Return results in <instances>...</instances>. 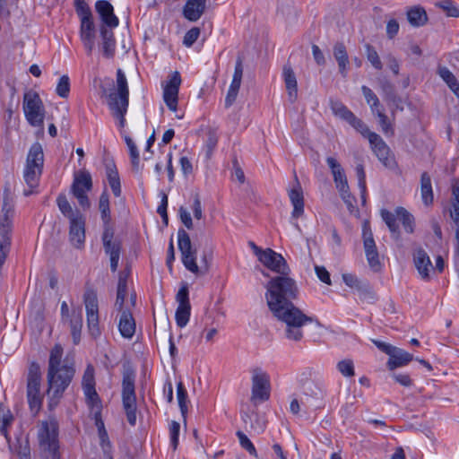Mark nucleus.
I'll return each mask as SVG.
<instances>
[{"label":"nucleus","instance_id":"17","mask_svg":"<svg viewBox=\"0 0 459 459\" xmlns=\"http://www.w3.org/2000/svg\"><path fill=\"white\" fill-rule=\"evenodd\" d=\"M371 149L378 158L379 161L382 162L385 167H390L394 163V157L391 153V150L385 141L377 134L369 135L368 140Z\"/></svg>","mask_w":459,"mask_h":459},{"label":"nucleus","instance_id":"45","mask_svg":"<svg viewBox=\"0 0 459 459\" xmlns=\"http://www.w3.org/2000/svg\"><path fill=\"white\" fill-rule=\"evenodd\" d=\"M63 356V348L60 344H56L54 348L51 350L49 361H48V369L51 371L53 368H61V359Z\"/></svg>","mask_w":459,"mask_h":459},{"label":"nucleus","instance_id":"9","mask_svg":"<svg viewBox=\"0 0 459 459\" xmlns=\"http://www.w3.org/2000/svg\"><path fill=\"white\" fill-rule=\"evenodd\" d=\"M83 301L86 309L88 330L90 334L96 339L101 333L100 328L99 304L96 290L92 288H87L83 294Z\"/></svg>","mask_w":459,"mask_h":459},{"label":"nucleus","instance_id":"46","mask_svg":"<svg viewBox=\"0 0 459 459\" xmlns=\"http://www.w3.org/2000/svg\"><path fill=\"white\" fill-rule=\"evenodd\" d=\"M357 132H359L363 137L369 140V135L375 134L374 132H371L368 126L359 117H357L355 115L352 116V118H351L348 122Z\"/></svg>","mask_w":459,"mask_h":459},{"label":"nucleus","instance_id":"54","mask_svg":"<svg viewBox=\"0 0 459 459\" xmlns=\"http://www.w3.org/2000/svg\"><path fill=\"white\" fill-rule=\"evenodd\" d=\"M237 436L239 439L241 446L245 448L250 455L257 456L255 447L249 440V438L242 431H238Z\"/></svg>","mask_w":459,"mask_h":459},{"label":"nucleus","instance_id":"41","mask_svg":"<svg viewBox=\"0 0 459 459\" xmlns=\"http://www.w3.org/2000/svg\"><path fill=\"white\" fill-rule=\"evenodd\" d=\"M331 109L335 116L345 120L347 123L354 115L343 103L338 100H331Z\"/></svg>","mask_w":459,"mask_h":459},{"label":"nucleus","instance_id":"58","mask_svg":"<svg viewBox=\"0 0 459 459\" xmlns=\"http://www.w3.org/2000/svg\"><path fill=\"white\" fill-rule=\"evenodd\" d=\"M126 294H127V289H125L124 285L120 284V286H117V299H116V302H115V307L121 313L124 310L123 307H124V303H125V299H126Z\"/></svg>","mask_w":459,"mask_h":459},{"label":"nucleus","instance_id":"27","mask_svg":"<svg viewBox=\"0 0 459 459\" xmlns=\"http://www.w3.org/2000/svg\"><path fill=\"white\" fill-rule=\"evenodd\" d=\"M413 359V355L400 349L394 347L389 359L387 361V367L390 370H394L396 368L405 366Z\"/></svg>","mask_w":459,"mask_h":459},{"label":"nucleus","instance_id":"49","mask_svg":"<svg viewBox=\"0 0 459 459\" xmlns=\"http://www.w3.org/2000/svg\"><path fill=\"white\" fill-rule=\"evenodd\" d=\"M177 393H178L177 394H178V401L180 411H181L183 417L186 418V415L187 412V405H186L187 392H186V388L184 387L182 382H179L177 385Z\"/></svg>","mask_w":459,"mask_h":459},{"label":"nucleus","instance_id":"48","mask_svg":"<svg viewBox=\"0 0 459 459\" xmlns=\"http://www.w3.org/2000/svg\"><path fill=\"white\" fill-rule=\"evenodd\" d=\"M436 6L442 9L448 17H459V8L455 5L452 0H441L436 3Z\"/></svg>","mask_w":459,"mask_h":459},{"label":"nucleus","instance_id":"6","mask_svg":"<svg viewBox=\"0 0 459 459\" xmlns=\"http://www.w3.org/2000/svg\"><path fill=\"white\" fill-rule=\"evenodd\" d=\"M122 403L127 421L131 426H134L136 423V396L134 373L131 369L123 372Z\"/></svg>","mask_w":459,"mask_h":459},{"label":"nucleus","instance_id":"34","mask_svg":"<svg viewBox=\"0 0 459 459\" xmlns=\"http://www.w3.org/2000/svg\"><path fill=\"white\" fill-rule=\"evenodd\" d=\"M99 210L100 212L101 220L103 221V230L111 229L110 221V208H109V196L107 189L100 195L99 202Z\"/></svg>","mask_w":459,"mask_h":459},{"label":"nucleus","instance_id":"62","mask_svg":"<svg viewBox=\"0 0 459 459\" xmlns=\"http://www.w3.org/2000/svg\"><path fill=\"white\" fill-rule=\"evenodd\" d=\"M179 429L180 425L177 421H172L170 425V439H171V446L174 450L177 449L178 445V435H179Z\"/></svg>","mask_w":459,"mask_h":459},{"label":"nucleus","instance_id":"10","mask_svg":"<svg viewBox=\"0 0 459 459\" xmlns=\"http://www.w3.org/2000/svg\"><path fill=\"white\" fill-rule=\"evenodd\" d=\"M91 188L92 179L89 171L80 170L74 174L71 192L83 210H88L91 207L87 192L91 191Z\"/></svg>","mask_w":459,"mask_h":459},{"label":"nucleus","instance_id":"8","mask_svg":"<svg viewBox=\"0 0 459 459\" xmlns=\"http://www.w3.org/2000/svg\"><path fill=\"white\" fill-rule=\"evenodd\" d=\"M41 372L39 365L32 362L27 376V398L32 411H38L42 404L43 396L40 394Z\"/></svg>","mask_w":459,"mask_h":459},{"label":"nucleus","instance_id":"35","mask_svg":"<svg viewBox=\"0 0 459 459\" xmlns=\"http://www.w3.org/2000/svg\"><path fill=\"white\" fill-rule=\"evenodd\" d=\"M108 98V107L114 112V116L119 119V126L123 127L125 126V115L126 113L128 105L119 103L117 100V94L116 93H110Z\"/></svg>","mask_w":459,"mask_h":459},{"label":"nucleus","instance_id":"33","mask_svg":"<svg viewBox=\"0 0 459 459\" xmlns=\"http://www.w3.org/2000/svg\"><path fill=\"white\" fill-rule=\"evenodd\" d=\"M107 178L115 196L121 195L120 178L114 162L106 165Z\"/></svg>","mask_w":459,"mask_h":459},{"label":"nucleus","instance_id":"56","mask_svg":"<svg viewBox=\"0 0 459 459\" xmlns=\"http://www.w3.org/2000/svg\"><path fill=\"white\" fill-rule=\"evenodd\" d=\"M334 183L338 190H343L349 187L348 181L344 170L337 171L333 174Z\"/></svg>","mask_w":459,"mask_h":459},{"label":"nucleus","instance_id":"31","mask_svg":"<svg viewBox=\"0 0 459 459\" xmlns=\"http://www.w3.org/2000/svg\"><path fill=\"white\" fill-rule=\"evenodd\" d=\"M333 54L338 63V68L342 77L347 76V68L349 65V56L346 47L342 42H337L333 46Z\"/></svg>","mask_w":459,"mask_h":459},{"label":"nucleus","instance_id":"55","mask_svg":"<svg viewBox=\"0 0 459 459\" xmlns=\"http://www.w3.org/2000/svg\"><path fill=\"white\" fill-rule=\"evenodd\" d=\"M199 35L200 29L198 27H193L185 34L183 40L184 45L191 47L197 40Z\"/></svg>","mask_w":459,"mask_h":459},{"label":"nucleus","instance_id":"43","mask_svg":"<svg viewBox=\"0 0 459 459\" xmlns=\"http://www.w3.org/2000/svg\"><path fill=\"white\" fill-rule=\"evenodd\" d=\"M125 141L130 152L131 162L133 166V169L135 172L139 171V163H140V156L137 147L132 138L129 136L125 137Z\"/></svg>","mask_w":459,"mask_h":459},{"label":"nucleus","instance_id":"7","mask_svg":"<svg viewBox=\"0 0 459 459\" xmlns=\"http://www.w3.org/2000/svg\"><path fill=\"white\" fill-rule=\"evenodd\" d=\"M23 111L30 126H43L45 108L38 92L30 91L24 93ZM39 134L43 135V128L40 129Z\"/></svg>","mask_w":459,"mask_h":459},{"label":"nucleus","instance_id":"11","mask_svg":"<svg viewBox=\"0 0 459 459\" xmlns=\"http://www.w3.org/2000/svg\"><path fill=\"white\" fill-rule=\"evenodd\" d=\"M362 239L366 257L369 267L374 272H379L381 269L379 254L373 238L370 223L367 220L364 221L362 223Z\"/></svg>","mask_w":459,"mask_h":459},{"label":"nucleus","instance_id":"21","mask_svg":"<svg viewBox=\"0 0 459 459\" xmlns=\"http://www.w3.org/2000/svg\"><path fill=\"white\" fill-rule=\"evenodd\" d=\"M95 8L103 22L102 26L113 29L118 25V18L114 14L113 6L109 2L99 0L95 4Z\"/></svg>","mask_w":459,"mask_h":459},{"label":"nucleus","instance_id":"28","mask_svg":"<svg viewBox=\"0 0 459 459\" xmlns=\"http://www.w3.org/2000/svg\"><path fill=\"white\" fill-rule=\"evenodd\" d=\"M381 89L385 95V100L391 105L392 107L395 108L396 109L403 110V100L400 96L396 94L395 88L394 84L387 81L384 80L381 82Z\"/></svg>","mask_w":459,"mask_h":459},{"label":"nucleus","instance_id":"18","mask_svg":"<svg viewBox=\"0 0 459 459\" xmlns=\"http://www.w3.org/2000/svg\"><path fill=\"white\" fill-rule=\"evenodd\" d=\"M243 76V58L238 56L236 61L232 82L229 88L226 99L225 107L230 108L236 100Z\"/></svg>","mask_w":459,"mask_h":459},{"label":"nucleus","instance_id":"32","mask_svg":"<svg viewBox=\"0 0 459 459\" xmlns=\"http://www.w3.org/2000/svg\"><path fill=\"white\" fill-rule=\"evenodd\" d=\"M57 206L62 214L66 217L69 221L77 219L83 214L77 209H74L64 194H60L56 199Z\"/></svg>","mask_w":459,"mask_h":459},{"label":"nucleus","instance_id":"26","mask_svg":"<svg viewBox=\"0 0 459 459\" xmlns=\"http://www.w3.org/2000/svg\"><path fill=\"white\" fill-rule=\"evenodd\" d=\"M118 329L124 338L131 339L135 333V321L129 310H123L120 316Z\"/></svg>","mask_w":459,"mask_h":459},{"label":"nucleus","instance_id":"23","mask_svg":"<svg viewBox=\"0 0 459 459\" xmlns=\"http://www.w3.org/2000/svg\"><path fill=\"white\" fill-rule=\"evenodd\" d=\"M282 77L288 93L289 100L294 103L298 99V82L296 74L290 65H285L282 69Z\"/></svg>","mask_w":459,"mask_h":459},{"label":"nucleus","instance_id":"40","mask_svg":"<svg viewBox=\"0 0 459 459\" xmlns=\"http://www.w3.org/2000/svg\"><path fill=\"white\" fill-rule=\"evenodd\" d=\"M397 219L402 222L405 231L407 233H413L414 231V218L413 216L403 207H397L395 209Z\"/></svg>","mask_w":459,"mask_h":459},{"label":"nucleus","instance_id":"2","mask_svg":"<svg viewBox=\"0 0 459 459\" xmlns=\"http://www.w3.org/2000/svg\"><path fill=\"white\" fill-rule=\"evenodd\" d=\"M14 212L13 194L10 186L6 184L3 194V204L0 216V267L4 264L10 251Z\"/></svg>","mask_w":459,"mask_h":459},{"label":"nucleus","instance_id":"50","mask_svg":"<svg viewBox=\"0 0 459 459\" xmlns=\"http://www.w3.org/2000/svg\"><path fill=\"white\" fill-rule=\"evenodd\" d=\"M56 94L64 99H66L69 96L70 92V79L68 75H62L59 79V82L56 85Z\"/></svg>","mask_w":459,"mask_h":459},{"label":"nucleus","instance_id":"38","mask_svg":"<svg viewBox=\"0 0 459 459\" xmlns=\"http://www.w3.org/2000/svg\"><path fill=\"white\" fill-rule=\"evenodd\" d=\"M14 418L11 411L0 403V433L5 437L10 444V437L8 428L12 425Z\"/></svg>","mask_w":459,"mask_h":459},{"label":"nucleus","instance_id":"3","mask_svg":"<svg viewBox=\"0 0 459 459\" xmlns=\"http://www.w3.org/2000/svg\"><path fill=\"white\" fill-rule=\"evenodd\" d=\"M43 148L42 145L37 142L30 146L26 158L23 178L30 189L24 190L23 195L25 196H29L33 194V189L38 187L39 178L43 171Z\"/></svg>","mask_w":459,"mask_h":459},{"label":"nucleus","instance_id":"59","mask_svg":"<svg viewBox=\"0 0 459 459\" xmlns=\"http://www.w3.org/2000/svg\"><path fill=\"white\" fill-rule=\"evenodd\" d=\"M437 74L447 85L456 80L454 74L446 66L439 65L437 69Z\"/></svg>","mask_w":459,"mask_h":459},{"label":"nucleus","instance_id":"15","mask_svg":"<svg viewBox=\"0 0 459 459\" xmlns=\"http://www.w3.org/2000/svg\"><path fill=\"white\" fill-rule=\"evenodd\" d=\"M259 261L271 271L281 274H290V268L288 265L285 258L279 253H276L271 248L264 249V255L259 258Z\"/></svg>","mask_w":459,"mask_h":459},{"label":"nucleus","instance_id":"44","mask_svg":"<svg viewBox=\"0 0 459 459\" xmlns=\"http://www.w3.org/2000/svg\"><path fill=\"white\" fill-rule=\"evenodd\" d=\"M366 56L368 62L372 65V66L377 70H381L383 68V64L380 60V57L376 50V48L367 43L365 44Z\"/></svg>","mask_w":459,"mask_h":459},{"label":"nucleus","instance_id":"12","mask_svg":"<svg viewBox=\"0 0 459 459\" xmlns=\"http://www.w3.org/2000/svg\"><path fill=\"white\" fill-rule=\"evenodd\" d=\"M178 242L185 267L191 273H197L199 267L195 262L196 251L192 248L190 237L184 229H179L178 231Z\"/></svg>","mask_w":459,"mask_h":459},{"label":"nucleus","instance_id":"5","mask_svg":"<svg viewBox=\"0 0 459 459\" xmlns=\"http://www.w3.org/2000/svg\"><path fill=\"white\" fill-rule=\"evenodd\" d=\"M39 443L44 452H48L51 459H60L58 445V423L51 418L43 421L38 434Z\"/></svg>","mask_w":459,"mask_h":459},{"label":"nucleus","instance_id":"51","mask_svg":"<svg viewBox=\"0 0 459 459\" xmlns=\"http://www.w3.org/2000/svg\"><path fill=\"white\" fill-rule=\"evenodd\" d=\"M337 369L339 372L347 377L355 375L354 365L351 359H342L337 363Z\"/></svg>","mask_w":459,"mask_h":459},{"label":"nucleus","instance_id":"47","mask_svg":"<svg viewBox=\"0 0 459 459\" xmlns=\"http://www.w3.org/2000/svg\"><path fill=\"white\" fill-rule=\"evenodd\" d=\"M191 306H178L176 311V322L179 327H184L189 321Z\"/></svg>","mask_w":459,"mask_h":459},{"label":"nucleus","instance_id":"19","mask_svg":"<svg viewBox=\"0 0 459 459\" xmlns=\"http://www.w3.org/2000/svg\"><path fill=\"white\" fill-rule=\"evenodd\" d=\"M69 240L76 248H82L85 242V218L81 216L69 221Z\"/></svg>","mask_w":459,"mask_h":459},{"label":"nucleus","instance_id":"52","mask_svg":"<svg viewBox=\"0 0 459 459\" xmlns=\"http://www.w3.org/2000/svg\"><path fill=\"white\" fill-rule=\"evenodd\" d=\"M74 5L76 13L80 19H82L84 17H92L91 11L87 3L85 2V0H74Z\"/></svg>","mask_w":459,"mask_h":459},{"label":"nucleus","instance_id":"20","mask_svg":"<svg viewBox=\"0 0 459 459\" xmlns=\"http://www.w3.org/2000/svg\"><path fill=\"white\" fill-rule=\"evenodd\" d=\"M81 20L80 26V37L83 43L84 48L87 50V54L89 56L91 55L92 50L94 48V40H95V25L93 22V18L84 17Z\"/></svg>","mask_w":459,"mask_h":459},{"label":"nucleus","instance_id":"22","mask_svg":"<svg viewBox=\"0 0 459 459\" xmlns=\"http://www.w3.org/2000/svg\"><path fill=\"white\" fill-rule=\"evenodd\" d=\"M206 0H187L183 7L184 17L190 22H196L204 13Z\"/></svg>","mask_w":459,"mask_h":459},{"label":"nucleus","instance_id":"36","mask_svg":"<svg viewBox=\"0 0 459 459\" xmlns=\"http://www.w3.org/2000/svg\"><path fill=\"white\" fill-rule=\"evenodd\" d=\"M420 194L425 205H429L433 203V190L431 185V178L428 172H423L420 177Z\"/></svg>","mask_w":459,"mask_h":459},{"label":"nucleus","instance_id":"39","mask_svg":"<svg viewBox=\"0 0 459 459\" xmlns=\"http://www.w3.org/2000/svg\"><path fill=\"white\" fill-rule=\"evenodd\" d=\"M381 217L383 221L385 222L386 226L388 227L390 232L392 233L393 238L395 240L400 239L401 233L399 230V225L396 222V221L398 220L396 212L393 213L385 209H383L381 210Z\"/></svg>","mask_w":459,"mask_h":459},{"label":"nucleus","instance_id":"61","mask_svg":"<svg viewBox=\"0 0 459 459\" xmlns=\"http://www.w3.org/2000/svg\"><path fill=\"white\" fill-rule=\"evenodd\" d=\"M356 175L358 178V184L359 187L360 189V192H363V194L367 191L366 186V174L364 170V167L362 164H358L356 167Z\"/></svg>","mask_w":459,"mask_h":459},{"label":"nucleus","instance_id":"29","mask_svg":"<svg viewBox=\"0 0 459 459\" xmlns=\"http://www.w3.org/2000/svg\"><path fill=\"white\" fill-rule=\"evenodd\" d=\"M406 16L409 23L413 27L424 26L429 21L426 10L420 5L409 8Z\"/></svg>","mask_w":459,"mask_h":459},{"label":"nucleus","instance_id":"25","mask_svg":"<svg viewBox=\"0 0 459 459\" xmlns=\"http://www.w3.org/2000/svg\"><path fill=\"white\" fill-rule=\"evenodd\" d=\"M414 264L423 280L429 279V267H432V264L429 256L423 248H418L413 254Z\"/></svg>","mask_w":459,"mask_h":459},{"label":"nucleus","instance_id":"64","mask_svg":"<svg viewBox=\"0 0 459 459\" xmlns=\"http://www.w3.org/2000/svg\"><path fill=\"white\" fill-rule=\"evenodd\" d=\"M399 31V23L395 19H391L386 24V35L387 38L394 39Z\"/></svg>","mask_w":459,"mask_h":459},{"label":"nucleus","instance_id":"53","mask_svg":"<svg viewBox=\"0 0 459 459\" xmlns=\"http://www.w3.org/2000/svg\"><path fill=\"white\" fill-rule=\"evenodd\" d=\"M361 91H362V93L365 97L367 103L370 105L372 109H374V108H377L379 106V100L370 88L363 85L361 87Z\"/></svg>","mask_w":459,"mask_h":459},{"label":"nucleus","instance_id":"60","mask_svg":"<svg viewBox=\"0 0 459 459\" xmlns=\"http://www.w3.org/2000/svg\"><path fill=\"white\" fill-rule=\"evenodd\" d=\"M378 118H379V125L383 130V132L386 134H394V129L392 128L390 123L388 122V117L387 116L382 112V111H377V113Z\"/></svg>","mask_w":459,"mask_h":459},{"label":"nucleus","instance_id":"4","mask_svg":"<svg viewBox=\"0 0 459 459\" xmlns=\"http://www.w3.org/2000/svg\"><path fill=\"white\" fill-rule=\"evenodd\" d=\"M74 373V364H68L67 359L65 360V364L61 368H53L52 371L48 369V393H52L51 401L53 399L58 400L63 395V393L70 385Z\"/></svg>","mask_w":459,"mask_h":459},{"label":"nucleus","instance_id":"16","mask_svg":"<svg viewBox=\"0 0 459 459\" xmlns=\"http://www.w3.org/2000/svg\"><path fill=\"white\" fill-rule=\"evenodd\" d=\"M181 84L180 74L176 71L170 75V79L164 85L163 100L167 107L176 111L178 108V91Z\"/></svg>","mask_w":459,"mask_h":459},{"label":"nucleus","instance_id":"37","mask_svg":"<svg viewBox=\"0 0 459 459\" xmlns=\"http://www.w3.org/2000/svg\"><path fill=\"white\" fill-rule=\"evenodd\" d=\"M117 92H115V93L117 94L118 102L128 105L129 91H128V86H127V81H126L125 74L123 73V71L121 69H118L117 72Z\"/></svg>","mask_w":459,"mask_h":459},{"label":"nucleus","instance_id":"57","mask_svg":"<svg viewBox=\"0 0 459 459\" xmlns=\"http://www.w3.org/2000/svg\"><path fill=\"white\" fill-rule=\"evenodd\" d=\"M82 386L95 385L94 368L89 364L82 376Z\"/></svg>","mask_w":459,"mask_h":459},{"label":"nucleus","instance_id":"1","mask_svg":"<svg viewBox=\"0 0 459 459\" xmlns=\"http://www.w3.org/2000/svg\"><path fill=\"white\" fill-rule=\"evenodd\" d=\"M265 299L273 315L286 324L285 335L289 340L299 342L303 337L301 327L313 318L306 316L292 300L299 296L296 281L289 274L272 277L265 285Z\"/></svg>","mask_w":459,"mask_h":459},{"label":"nucleus","instance_id":"24","mask_svg":"<svg viewBox=\"0 0 459 459\" xmlns=\"http://www.w3.org/2000/svg\"><path fill=\"white\" fill-rule=\"evenodd\" d=\"M290 200L293 205L292 218L298 219L304 213V196L303 191L298 178H296V186L289 192Z\"/></svg>","mask_w":459,"mask_h":459},{"label":"nucleus","instance_id":"30","mask_svg":"<svg viewBox=\"0 0 459 459\" xmlns=\"http://www.w3.org/2000/svg\"><path fill=\"white\" fill-rule=\"evenodd\" d=\"M100 36L102 39V51L106 58H111L115 55L116 40L111 30L105 26L100 27Z\"/></svg>","mask_w":459,"mask_h":459},{"label":"nucleus","instance_id":"14","mask_svg":"<svg viewBox=\"0 0 459 459\" xmlns=\"http://www.w3.org/2000/svg\"><path fill=\"white\" fill-rule=\"evenodd\" d=\"M270 397V381L268 375L260 368L253 370L251 400L267 401Z\"/></svg>","mask_w":459,"mask_h":459},{"label":"nucleus","instance_id":"13","mask_svg":"<svg viewBox=\"0 0 459 459\" xmlns=\"http://www.w3.org/2000/svg\"><path fill=\"white\" fill-rule=\"evenodd\" d=\"M115 232L113 228L104 229L102 233V243L105 254L109 256L110 269L113 273L117 270L120 254L122 250V244L118 238L114 237Z\"/></svg>","mask_w":459,"mask_h":459},{"label":"nucleus","instance_id":"63","mask_svg":"<svg viewBox=\"0 0 459 459\" xmlns=\"http://www.w3.org/2000/svg\"><path fill=\"white\" fill-rule=\"evenodd\" d=\"M177 301L178 306H190L188 298V288L186 285L182 286L177 293Z\"/></svg>","mask_w":459,"mask_h":459},{"label":"nucleus","instance_id":"42","mask_svg":"<svg viewBox=\"0 0 459 459\" xmlns=\"http://www.w3.org/2000/svg\"><path fill=\"white\" fill-rule=\"evenodd\" d=\"M82 327V317L81 313L77 316H73L70 320L71 334L74 344H78L81 340V333Z\"/></svg>","mask_w":459,"mask_h":459}]
</instances>
